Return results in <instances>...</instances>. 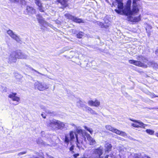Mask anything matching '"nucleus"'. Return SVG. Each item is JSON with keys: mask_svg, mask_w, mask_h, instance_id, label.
<instances>
[{"mask_svg": "<svg viewBox=\"0 0 158 158\" xmlns=\"http://www.w3.org/2000/svg\"><path fill=\"white\" fill-rule=\"evenodd\" d=\"M140 0H133L132 9L131 10V1L128 0L126 4L125 7L122 12L123 14L126 16L134 15L139 11V7L140 6V4L138 2Z\"/></svg>", "mask_w": 158, "mask_h": 158, "instance_id": "obj_1", "label": "nucleus"}, {"mask_svg": "<svg viewBox=\"0 0 158 158\" xmlns=\"http://www.w3.org/2000/svg\"><path fill=\"white\" fill-rule=\"evenodd\" d=\"M137 60H128L129 63L131 64H133L136 66L147 68V65L145 64L148 60L147 59L141 55H138L137 56Z\"/></svg>", "mask_w": 158, "mask_h": 158, "instance_id": "obj_2", "label": "nucleus"}, {"mask_svg": "<svg viewBox=\"0 0 158 158\" xmlns=\"http://www.w3.org/2000/svg\"><path fill=\"white\" fill-rule=\"evenodd\" d=\"M64 123L58 120L53 119L50 120L47 126L53 130H62L65 127Z\"/></svg>", "mask_w": 158, "mask_h": 158, "instance_id": "obj_3", "label": "nucleus"}, {"mask_svg": "<svg viewBox=\"0 0 158 158\" xmlns=\"http://www.w3.org/2000/svg\"><path fill=\"white\" fill-rule=\"evenodd\" d=\"M34 86L35 89L40 91H43L49 88L48 84L39 81L35 83L34 84Z\"/></svg>", "mask_w": 158, "mask_h": 158, "instance_id": "obj_4", "label": "nucleus"}, {"mask_svg": "<svg viewBox=\"0 0 158 158\" xmlns=\"http://www.w3.org/2000/svg\"><path fill=\"white\" fill-rule=\"evenodd\" d=\"M130 120L131 121L135 123H132L131 124V126L133 127L145 128V127L147 126L146 124H144L141 122L131 118L130 119Z\"/></svg>", "mask_w": 158, "mask_h": 158, "instance_id": "obj_5", "label": "nucleus"}, {"mask_svg": "<svg viewBox=\"0 0 158 158\" xmlns=\"http://www.w3.org/2000/svg\"><path fill=\"white\" fill-rule=\"evenodd\" d=\"M141 15H139L138 16L133 17L132 16H128L127 17L128 20L132 22H138L141 20Z\"/></svg>", "mask_w": 158, "mask_h": 158, "instance_id": "obj_6", "label": "nucleus"}, {"mask_svg": "<svg viewBox=\"0 0 158 158\" xmlns=\"http://www.w3.org/2000/svg\"><path fill=\"white\" fill-rule=\"evenodd\" d=\"M7 32L10 36L16 41L19 42L20 41L19 37L17 35L15 34L12 30H9L7 31Z\"/></svg>", "mask_w": 158, "mask_h": 158, "instance_id": "obj_7", "label": "nucleus"}, {"mask_svg": "<svg viewBox=\"0 0 158 158\" xmlns=\"http://www.w3.org/2000/svg\"><path fill=\"white\" fill-rule=\"evenodd\" d=\"M84 135L86 136L87 140L89 141L90 145H93L96 143V141L90 135L86 132L84 133Z\"/></svg>", "mask_w": 158, "mask_h": 158, "instance_id": "obj_8", "label": "nucleus"}, {"mask_svg": "<svg viewBox=\"0 0 158 158\" xmlns=\"http://www.w3.org/2000/svg\"><path fill=\"white\" fill-rule=\"evenodd\" d=\"M68 1V0H56V2L61 5L62 6L61 8L63 9L69 6Z\"/></svg>", "mask_w": 158, "mask_h": 158, "instance_id": "obj_9", "label": "nucleus"}, {"mask_svg": "<svg viewBox=\"0 0 158 158\" xmlns=\"http://www.w3.org/2000/svg\"><path fill=\"white\" fill-rule=\"evenodd\" d=\"M88 104L90 106L95 107H98L100 105V102L97 99H95L94 101L89 100L88 102Z\"/></svg>", "mask_w": 158, "mask_h": 158, "instance_id": "obj_10", "label": "nucleus"}, {"mask_svg": "<svg viewBox=\"0 0 158 158\" xmlns=\"http://www.w3.org/2000/svg\"><path fill=\"white\" fill-rule=\"evenodd\" d=\"M14 56L15 57V60L16 59H24L25 58V56L20 51L15 52Z\"/></svg>", "mask_w": 158, "mask_h": 158, "instance_id": "obj_11", "label": "nucleus"}, {"mask_svg": "<svg viewBox=\"0 0 158 158\" xmlns=\"http://www.w3.org/2000/svg\"><path fill=\"white\" fill-rule=\"evenodd\" d=\"M17 93H12L8 95V97L10 98L13 101H16L19 102L20 101V98L16 96Z\"/></svg>", "mask_w": 158, "mask_h": 158, "instance_id": "obj_12", "label": "nucleus"}, {"mask_svg": "<svg viewBox=\"0 0 158 158\" xmlns=\"http://www.w3.org/2000/svg\"><path fill=\"white\" fill-rule=\"evenodd\" d=\"M117 2L118 4V10L115 9L114 10L116 12L119 14L121 12V10L123 9V3L122 1L120 0H117Z\"/></svg>", "mask_w": 158, "mask_h": 158, "instance_id": "obj_13", "label": "nucleus"}, {"mask_svg": "<svg viewBox=\"0 0 158 158\" xmlns=\"http://www.w3.org/2000/svg\"><path fill=\"white\" fill-rule=\"evenodd\" d=\"M36 17L39 23L40 24H44L46 23V21L40 14H37L36 15Z\"/></svg>", "mask_w": 158, "mask_h": 158, "instance_id": "obj_14", "label": "nucleus"}, {"mask_svg": "<svg viewBox=\"0 0 158 158\" xmlns=\"http://www.w3.org/2000/svg\"><path fill=\"white\" fill-rule=\"evenodd\" d=\"M104 147L105 152H109L111 151L112 146L111 144L109 142H107L105 143Z\"/></svg>", "mask_w": 158, "mask_h": 158, "instance_id": "obj_15", "label": "nucleus"}, {"mask_svg": "<svg viewBox=\"0 0 158 158\" xmlns=\"http://www.w3.org/2000/svg\"><path fill=\"white\" fill-rule=\"evenodd\" d=\"M103 153L102 150L100 148L95 149L94 152L93 154L97 155L100 157Z\"/></svg>", "mask_w": 158, "mask_h": 158, "instance_id": "obj_16", "label": "nucleus"}, {"mask_svg": "<svg viewBox=\"0 0 158 158\" xmlns=\"http://www.w3.org/2000/svg\"><path fill=\"white\" fill-rule=\"evenodd\" d=\"M27 12L28 14H32L36 13L35 10L32 7L27 6L26 8Z\"/></svg>", "mask_w": 158, "mask_h": 158, "instance_id": "obj_17", "label": "nucleus"}, {"mask_svg": "<svg viewBox=\"0 0 158 158\" xmlns=\"http://www.w3.org/2000/svg\"><path fill=\"white\" fill-rule=\"evenodd\" d=\"M112 132L115 133L117 135H120L122 136H125L126 135V133L125 132L121 131L117 129L114 128Z\"/></svg>", "mask_w": 158, "mask_h": 158, "instance_id": "obj_18", "label": "nucleus"}, {"mask_svg": "<svg viewBox=\"0 0 158 158\" xmlns=\"http://www.w3.org/2000/svg\"><path fill=\"white\" fill-rule=\"evenodd\" d=\"M64 16L66 19L68 20H71L72 21L74 17V16L72 15L69 13H67L65 14Z\"/></svg>", "mask_w": 158, "mask_h": 158, "instance_id": "obj_19", "label": "nucleus"}, {"mask_svg": "<svg viewBox=\"0 0 158 158\" xmlns=\"http://www.w3.org/2000/svg\"><path fill=\"white\" fill-rule=\"evenodd\" d=\"M73 22H74L77 23H84V21L81 19L78 18L74 16V18L72 20Z\"/></svg>", "mask_w": 158, "mask_h": 158, "instance_id": "obj_20", "label": "nucleus"}, {"mask_svg": "<svg viewBox=\"0 0 158 158\" xmlns=\"http://www.w3.org/2000/svg\"><path fill=\"white\" fill-rule=\"evenodd\" d=\"M69 135L70 137V141L73 140L75 138L74 132L73 131H70L69 132Z\"/></svg>", "mask_w": 158, "mask_h": 158, "instance_id": "obj_21", "label": "nucleus"}, {"mask_svg": "<svg viewBox=\"0 0 158 158\" xmlns=\"http://www.w3.org/2000/svg\"><path fill=\"white\" fill-rule=\"evenodd\" d=\"M84 33L83 32L80 31L76 35L78 39L81 38L84 35Z\"/></svg>", "mask_w": 158, "mask_h": 158, "instance_id": "obj_22", "label": "nucleus"}, {"mask_svg": "<svg viewBox=\"0 0 158 158\" xmlns=\"http://www.w3.org/2000/svg\"><path fill=\"white\" fill-rule=\"evenodd\" d=\"M105 128L107 130L110 131L112 132L114 128L112 127L110 125H107L105 126Z\"/></svg>", "mask_w": 158, "mask_h": 158, "instance_id": "obj_23", "label": "nucleus"}, {"mask_svg": "<svg viewBox=\"0 0 158 158\" xmlns=\"http://www.w3.org/2000/svg\"><path fill=\"white\" fill-rule=\"evenodd\" d=\"M38 9L40 12H44V7L43 6L42 4L38 6Z\"/></svg>", "mask_w": 158, "mask_h": 158, "instance_id": "obj_24", "label": "nucleus"}, {"mask_svg": "<svg viewBox=\"0 0 158 158\" xmlns=\"http://www.w3.org/2000/svg\"><path fill=\"white\" fill-rule=\"evenodd\" d=\"M145 131L148 134L150 135H153L154 133V131L153 130L150 129H147Z\"/></svg>", "mask_w": 158, "mask_h": 158, "instance_id": "obj_25", "label": "nucleus"}, {"mask_svg": "<svg viewBox=\"0 0 158 158\" xmlns=\"http://www.w3.org/2000/svg\"><path fill=\"white\" fill-rule=\"evenodd\" d=\"M70 141V138L69 139L67 136L66 135L65 137L64 142L68 145L69 143V141Z\"/></svg>", "mask_w": 158, "mask_h": 158, "instance_id": "obj_26", "label": "nucleus"}, {"mask_svg": "<svg viewBox=\"0 0 158 158\" xmlns=\"http://www.w3.org/2000/svg\"><path fill=\"white\" fill-rule=\"evenodd\" d=\"M76 131L78 134H81L82 135H84V133L85 132H84L82 130L78 129H77L76 130Z\"/></svg>", "mask_w": 158, "mask_h": 158, "instance_id": "obj_27", "label": "nucleus"}, {"mask_svg": "<svg viewBox=\"0 0 158 158\" xmlns=\"http://www.w3.org/2000/svg\"><path fill=\"white\" fill-rule=\"evenodd\" d=\"M74 146L73 145H72L69 148V150L71 154H73L75 153L74 149Z\"/></svg>", "mask_w": 158, "mask_h": 158, "instance_id": "obj_28", "label": "nucleus"}, {"mask_svg": "<svg viewBox=\"0 0 158 158\" xmlns=\"http://www.w3.org/2000/svg\"><path fill=\"white\" fill-rule=\"evenodd\" d=\"M35 3L37 6H38L42 4L40 0H34Z\"/></svg>", "mask_w": 158, "mask_h": 158, "instance_id": "obj_29", "label": "nucleus"}, {"mask_svg": "<svg viewBox=\"0 0 158 158\" xmlns=\"http://www.w3.org/2000/svg\"><path fill=\"white\" fill-rule=\"evenodd\" d=\"M84 128L85 129H86L87 131H88L90 134H92L93 132V131L92 130H90V129L89 128L87 127L86 126H84Z\"/></svg>", "mask_w": 158, "mask_h": 158, "instance_id": "obj_30", "label": "nucleus"}, {"mask_svg": "<svg viewBox=\"0 0 158 158\" xmlns=\"http://www.w3.org/2000/svg\"><path fill=\"white\" fill-rule=\"evenodd\" d=\"M149 95L152 98H155L158 97V96L155 95L154 93L150 94Z\"/></svg>", "mask_w": 158, "mask_h": 158, "instance_id": "obj_31", "label": "nucleus"}, {"mask_svg": "<svg viewBox=\"0 0 158 158\" xmlns=\"http://www.w3.org/2000/svg\"><path fill=\"white\" fill-rule=\"evenodd\" d=\"M86 110L87 111H89V112H90V113H92L91 112H92L94 113V111L93 110H92V108H91L89 107H86Z\"/></svg>", "mask_w": 158, "mask_h": 158, "instance_id": "obj_32", "label": "nucleus"}, {"mask_svg": "<svg viewBox=\"0 0 158 158\" xmlns=\"http://www.w3.org/2000/svg\"><path fill=\"white\" fill-rule=\"evenodd\" d=\"M34 158H45L44 156L42 155H39L37 156L34 157Z\"/></svg>", "mask_w": 158, "mask_h": 158, "instance_id": "obj_33", "label": "nucleus"}, {"mask_svg": "<svg viewBox=\"0 0 158 158\" xmlns=\"http://www.w3.org/2000/svg\"><path fill=\"white\" fill-rule=\"evenodd\" d=\"M79 156V154L77 153L74 154L73 155V158H77V157Z\"/></svg>", "mask_w": 158, "mask_h": 158, "instance_id": "obj_34", "label": "nucleus"}, {"mask_svg": "<svg viewBox=\"0 0 158 158\" xmlns=\"http://www.w3.org/2000/svg\"><path fill=\"white\" fill-rule=\"evenodd\" d=\"M26 153H27V152L26 151L21 152H20L18 154V156H20L21 155L25 154Z\"/></svg>", "mask_w": 158, "mask_h": 158, "instance_id": "obj_35", "label": "nucleus"}, {"mask_svg": "<svg viewBox=\"0 0 158 158\" xmlns=\"http://www.w3.org/2000/svg\"><path fill=\"white\" fill-rule=\"evenodd\" d=\"M97 22L99 26L100 27H103V25L104 24L102 22H100L98 23V22Z\"/></svg>", "mask_w": 158, "mask_h": 158, "instance_id": "obj_36", "label": "nucleus"}, {"mask_svg": "<svg viewBox=\"0 0 158 158\" xmlns=\"http://www.w3.org/2000/svg\"><path fill=\"white\" fill-rule=\"evenodd\" d=\"M75 137H76V142H77V143H79V142L78 139V135L77 134H75Z\"/></svg>", "mask_w": 158, "mask_h": 158, "instance_id": "obj_37", "label": "nucleus"}, {"mask_svg": "<svg viewBox=\"0 0 158 158\" xmlns=\"http://www.w3.org/2000/svg\"><path fill=\"white\" fill-rule=\"evenodd\" d=\"M109 25H104V24L103 27H101V28H107L109 27Z\"/></svg>", "mask_w": 158, "mask_h": 158, "instance_id": "obj_38", "label": "nucleus"}, {"mask_svg": "<svg viewBox=\"0 0 158 158\" xmlns=\"http://www.w3.org/2000/svg\"><path fill=\"white\" fill-rule=\"evenodd\" d=\"M109 155H106L105 157L104 158H108Z\"/></svg>", "mask_w": 158, "mask_h": 158, "instance_id": "obj_39", "label": "nucleus"}, {"mask_svg": "<svg viewBox=\"0 0 158 158\" xmlns=\"http://www.w3.org/2000/svg\"><path fill=\"white\" fill-rule=\"evenodd\" d=\"M41 115L44 118H46V116H44V114H41Z\"/></svg>", "mask_w": 158, "mask_h": 158, "instance_id": "obj_40", "label": "nucleus"}, {"mask_svg": "<svg viewBox=\"0 0 158 158\" xmlns=\"http://www.w3.org/2000/svg\"><path fill=\"white\" fill-rule=\"evenodd\" d=\"M155 135L157 137H158V132L156 133L155 134Z\"/></svg>", "mask_w": 158, "mask_h": 158, "instance_id": "obj_41", "label": "nucleus"}, {"mask_svg": "<svg viewBox=\"0 0 158 158\" xmlns=\"http://www.w3.org/2000/svg\"><path fill=\"white\" fill-rule=\"evenodd\" d=\"M81 158H87L85 156H83Z\"/></svg>", "mask_w": 158, "mask_h": 158, "instance_id": "obj_42", "label": "nucleus"}, {"mask_svg": "<svg viewBox=\"0 0 158 158\" xmlns=\"http://www.w3.org/2000/svg\"><path fill=\"white\" fill-rule=\"evenodd\" d=\"M134 158H139L138 156H136L134 157Z\"/></svg>", "mask_w": 158, "mask_h": 158, "instance_id": "obj_43", "label": "nucleus"}, {"mask_svg": "<svg viewBox=\"0 0 158 158\" xmlns=\"http://www.w3.org/2000/svg\"><path fill=\"white\" fill-rule=\"evenodd\" d=\"M77 147L78 148H80V147L79 146H78V145H77Z\"/></svg>", "mask_w": 158, "mask_h": 158, "instance_id": "obj_44", "label": "nucleus"}]
</instances>
